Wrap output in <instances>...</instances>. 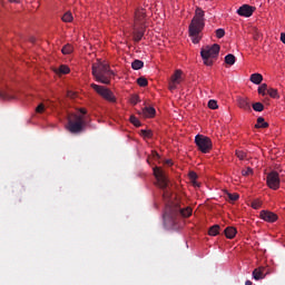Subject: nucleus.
Returning <instances> with one entry per match:
<instances>
[{
  "mask_svg": "<svg viewBox=\"0 0 285 285\" xmlns=\"http://www.w3.org/2000/svg\"><path fill=\"white\" fill-rule=\"evenodd\" d=\"M179 215L181 217H190L193 215V208H181L178 205H166L164 213V223L167 228H175L177 222H179Z\"/></svg>",
  "mask_w": 285,
  "mask_h": 285,
  "instance_id": "obj_1",
  "label": "nucleus"
},
{
  "mask_svg": "<svg viewBox=\"0 0 285 285\" xmlns=\"http://www.w3.org/2000/svg\"><path fill=\"white\" fill-rule=\"evenodd\" d=\"M91 75L98 83L108 86L110 85V79L115 77V71L110 70V66L108 63L96 62L91 66Z\"/></svg>",
  "mask_w": 285,
  "mask_h": 285,
  "instance_id": "obj_2",
  "label": "nucleus"
},
{
  "mask_svg": "<svg viewBox=\"0 0 285 285\" xmlns=\"http://www.w3.org/2000/svg\"><path fill=\"white\" fill-rule=\"evenodd\" d=\"M204 17V10H202V8H197L189 24V37H193V43H197L199 41V33L204 30V26H206Z\"/></svg>",
  "mask_w": 285,
  "mask_h": 285,
  "instance_id": "obj_3",
  "label": "nucleus"
},
{
  "mask_svg": "<svg viewBox=\"0 0 285 285\" xmlns=\"http://www.w3.org/2000/svg\"><path fill=\"white\" fill-rule=\"evenodd\" d=\"M67 130L71 135H81L86 130V118L77 114H71L67 118Z\"/></svg>",
  "mask_w": 285,
  "mask_h": 285,
  "instance_id": "obj_4",
  "label": "nucleus"
},
{
  "mask_svg": "<svg viewBox=\"0 0 285 285\" xmlns=\"http://www.w3.org/2000/svg\"><path fill=\"white\" fill-rule=\"evenodd\" d=\"M153 171H154V176L156 178V184L158 186V188H161V190H164L163 193V198L164 199H168L170 197V194L168 193V175H166V171H164V169H161L160 167H153Z\"/></svg>",
  "mask_w": 285,
  "mask_h": 285,
  "instance_id": "obj_5",
  "label": "nucleus"
},
{
  "mask_svg": "<svg viewBox=\"0 0 285 285\" xmlns=\"http://www.w3.org/2000/svg\"><path fill=\"white\" fill-rule=\"evenodd\" d=\"M220 47L217 43L213 46H206L200 50V56L205 66H213L215 63V59L219 57Z\"/></svg>",
  "mask_w": 285,
  "mask_h": 285,
  "instance_id": "obj_6",
  "label": "nucleus"
},
{
  "mask_svg": "<svg viewBox=\"0 0 285 285\" xmlns=\"http://www.w3.org/2000/svg\"><path fill=\"white\" fill-rule=\"evenodd\" d=\"M195 144L198 150H200V153H204L205 155L210 153V150H213V140L208 138V136H204L199 134L196 135Z\"/></svg>",
  "mask_w": 285,
  "mask_h": 285,
  "instance_id": "obj_7",
  "label": "nucleus"
},
{
  "mask_svg": "<svg viewBox=\"0 0 285 285\" xmlns=\"http://www.w3.org/2000/svg\"><path fill=\"white\" fill-rule=\"evenodd\" d=\"M91 88L96 92H98V95L104 97V99H106L107 101H111V104H115V101H117V99L115 98V95L112 94V91H110V89H106L105 87L96 83H91Z\"/></svg>",
  "mask_w": 285,
  "mask_h": 285,
  "instance_id": "obj_8",
  "label": "nucleus"
},
{
  "mask_svg": "<svg viewBox=\"0 0 285 285\" xmlns=\"http://www.w3.org/2000/svg\"><path fill=\"white\" fill-rule=\"evenodd\" d=\"M266 184L272 190H279V184H282L279 174L277 171L268 173L266 176Z\"/></svg>",
  "mask_w": 285,
  "mask_h": 285,
  "instance_id": "obj_9",
  "label": "nucleus"
},
{
  "mask_svg": "<svg viewBox=\"0 0 285 285\" xmlns=\"http://www.w3.org/2000/svg\"><path fill=\"white\" fill-rule=\"evenodd\" d=\"M181 75H184L181 69H177L174 72V75L171 76V78L169 80V86H168L170 92H173V90H177V86H179V83H181V81H184V78L181 77Z\"/></svg>",
  "mask_w": 285,
  "mask_h": 285,
  "instance_id": "obj_10",
  "label": "nucleus"
},
{
  "mask_svg": "<svg viewBox=\"0 0 285 285\" xmlns=\"http://www.w3.org/2000/svg\"><path fill=\"white\" fill-rule=\"evenodd\" d=\"M256 8L252 7L250 4H243L238 10L237 14L239 17H253V12H255Z\"/></svg>",
  "mask_w": 285,
  "mask_h": 285,
  "instance_id": "obj_11",
  "label": "nucleus"
},
{
  "mask_svg": "<svg viewBox=\"0 0 285 285\" xmlns=\"http://www.w3.org/2000/svg\"><path fill=\"white\" fill-rule=\"evenodd\" d=\"M261 219H264V222H269L271 224H273V222H277V214L268 210H262Z\"/></svg>",
  "mask_w": 285,
  "mask_h": 285,
  "instance_id": "obj_12",
  "label": "nucleus"
},
{
  "mask_svg": "<svg viewBox=\"0 0 285 285\" xmlns=\"http://www.w3.org/2000/svg\"><path fill=\"white\" fill-rule=\"evenodd\" d=\"M145 31H146V27L144 26H140V28H137V26L135 27L132 35H134V41H136V43H139V41L144 39Z\"/></svg>",
  "mask_w": 285,
  "mask_h": 285,
  "instance_id": "obj_13",
  "label": "nucleus"
},
{
  "mask_svg": "<svg viewBox=\"0 0 285 285\" xmlns=\"http://www.w3.org/2000/svg\"><path fill=\"white\" fill-rule=\"evenodd\" d=\"M144 19H146V11L138 9L135 13V26H144Z\"/></svg>",
  "mask_w": 285,
  "mask_h": 285,
  "instance_id": "obj_14",
  "label": "nucleus"
},
{
  "mask_svg": "<svg viewBox=\"0 0 285 285\" xmlns=\"http://www.w3.org/2000/svg\"><path fill=\"white\" fill-rule=\"evenodd\" d=\"M0 99H3L4 101H12V99H17V96H14V91H12V89H7L0 91Z\"/></svg>",
  "mask_w": 285,
  "mask_h": 285,
  "instance_id": "obj_15",
  "label": "nucleus"
},
{
  "mask_svg": "<svg viewBox=\"0 0 285 285\" xmlns=\"http://www.w3.org/2000/svg\"><path fill=\"white\" fill-rule=\"evenodd\" d=\"M156 114L157 110H155V107H145L142 108V112H139L140 117H145L146 119H153Z\"/></svg>",
  "mask_w": 285,
  "mask_h": 285,
  "instance_id": "obj_16",
  "label": "nucleus"
},
{
  "mask_svg": "<svg viewBox=\"0 0 285 285\" xmlns=\"http://www.w3.org/2000/svg\"><path fill=\"white\" fill-rule=\"evenodd\" d=\"M238 108H242L243 110H250V101L248 98L238 97L237 98Z\"/></svg>",
  "mask_w": 285,
  "mask_h": 285,
  "instance_id": "obj_17",
  "label": "nucleus"
},
{
  "mask_svg": "<svg viewBox=\"0 0 285 285\" xmlns=\"http://www.w3.org/2000/svg\"><path fill=\"white\" fill-rule=\"evenodd\" d=\"M265 272H266L265 267H259V268L254 269V272H253L254 279H256V281L264 279V277H266Z\"/></svg>",
  "mask_w": 285,
  "mask_h": 285,
  "instance_id": "obj_18",
  "label": "nucleus"
},
{
  "mask_svg": "<svg viewBox=\"0 0 285 285\" xmlns=\"http://www.w3.org/2000/svg\"><path fill=\"white\" fill-rule=\"evenodd\" d=\"M224 234L227 239H234L235 235H237V229L235 227H227L225 228Z\"/></svg>",
  "mask_w": 285,
  "mask_h": 285,
  "instance_id": "obj_19",
  "label": "nucleus"
},
{
  "mask_svg": "<svg viewBox=\"0 0 285 285\" xmlns=\"http://www.w3.org/2000/svg\"><path fill=\"white\" fill-rule=\"evenodd\" d=\"M250 81H252V83L259 86V83H262V81H264V76H262L261 73H253L250 76Z\"/></svg>",
  "mask_w": 285,
  "mask_h": 285,
  "instance_id": "obj_20",
  "label": "nucleus"
},
{
  "mask_svg": "<svg viewBox=\"0 0 285 285\" xmlns=\"http://www.w3.org/2000/svg\"><path fill=\"white\" fill-rule=\"evenodd\" d=\"M237 61V58H235V55L229 53L225 57V63H227V66H235V62Z\"/></svg>",
  "mask_w": 285,
  "mask_h": 285,
  "instance_id": "obj_21",
  "label": "nucleus"
},
{
  "mask_svg": "<svg viewBox=\"0 0 285 285\" xmlns=\"http://www.w3.org/2000/svg\"><path fill=\"white\" fill-rule=\"evenodd\" d=\"M226 199L229 202V204H234V202H237V199H239V194L237 193H226Z\"/></svg>",
  "mask_w": 285,
  "mask_h": 285,
  "instance_id": "obj_22",
  "label": "nucleus"
},
{
  "mask_svg": "<svg viewBox=\"0 0 285 285\" xmlns=\"http://www.w3.org/2000/svg\"><path fill=\"white\" fill-rule=\"evenodd\" d=\"M57 75H68L70 72V67L66 65H61L58 69H56Z\"/></svg>",
  "mask_w": 285,
  "mask_h": 285,
  "instance_id": "obj_23",
  "label": "nucleus"
},
{
  "mask_svg": "<svg viewBox=\"0 0 285 285\" xmlns=\"http://www.w3.org/2000/svg\"><path fill=\"white\" fill-rule=\"evenodd\" d=\"M131 68L132 70H141V68H144V61L139 59L134 60L131 63Z\"/></svg>",
  "mask_w": 285,
  "mask_h": 285,
  "instance_id": "obj_24",
  "label": "nucleus"
},
{
  "mask_svg": "<svg viewBox=\"0 0 285 285\" xmlns=\"http://www.w3.org/2000/svg\"><path fill=\"white\" fill-rule=\"evenodd\" d=\"M255 128H268V122H265L264 117H258Z\"/></svg>",
  "mask_w": 285,
  "mask_h": 285,
  "instance_id": "obj_25",
  "label": "nucleus"
},
{
  "mask_svg": "<svg viewBox=\"0 0 285 285\" xmlns=\"http://www.w3.org/2000/svg\"><path fill=\"white\" fill-rule=\"evenodd\" d=\"M219 225H214L209 228L208 235H210L212 237H216V235H219Z\"/></svg>",
  "mask_w": 285,
  "mask_h": 285,
  "instance_id": "obj_26",
  "label": "nucleus"
},
{
  "mask_svg": "<svg viewBox=\"0 0 285 285\" xmlns=\"http://www.w3.org/2000/svg\"><path fill=\"white\" fill-rule=\"evenodd\" d=\"M267 95H269V97H272V99H279V92L277 91V89L269 88L267 90Z\"/></svg>",
  "mask_w": 285,
  "mask_h": 285,
  "instance_id": "obj_27",
  "label": "nucleus"
},
{
  "mask_svg": "<svg viewBox=\"0 0 285 285\" xmlns=\"http://www.w3.org/2000/svg\"><path fill=\"white\" fill-rule=\"evenodd\" d=\"M75 48L71 47V45H66L62 47L61 52L62 55H72V51Z\"/></svg>",
  "mask_w": 285,
  "mask_h": 285,
  "instance_id": "obj_28",
  "label": "nucleus"
},
{
  "mask_svg": "<svg viewBox=\"0 0 285 285\" xmlns=\"http://www.w3.org/2000/svg\"><path fill=\"white\" fill-rule=\"evenodd\" d=\"M253 110H255V112H262L264 111V104L262 102H255L252 105Z\"/></svg>",
  "mask_w": 285,
  "mask_h": 285,
  "instance_id": "obj_29",
  "label": "nucleus"
},
{
  "mask_svg": "<svg viewBox=\"0 0 285 285\" xmlns=\"http://www.w3.org/2000/svg\"><path fill=\"white\" fill-rule=\"evenodd\" d=\"M129 121H130V124L136 126V128H139L141 126V121H139V118H137L135 116H130Z\"/></svg>",
  "mask_w": 285,
  "mask_h": 285,
  "instance_id": "obj_30",
  "label": "nucleus"
},
{
  "mask_svg": "<svg viewBox=\"0 0 285 285\" xmlns=\"http://www.w3.org/2000/svg\"><path fill=\"white\" fill-rule=\"evenodd\" d=\"M137 83L141 88H146V86H148V79H146L145 77H140L137 79Z\"/></svg>",
  "mask_w": 285,
  "mask_h": 285,
  "instance_id": "obj_31",
  "label": "nucleus"
},
{
  "mask_svg": "<svg viewBox=\"0 0 285 285\" xmlns=\"http://www.w3.org/2000/svg\"><path fill=\"white\" fill-rule=\"evenodd\" d=\"M268 92V85L263 83L258 87V95H266Z\"/></svg>",
  "mask_w": 285,
  "mask_h": 285,
  "instance_id": "obj_32",
  "label": "nucleus"
},
{
  "mask_svg": "<svg viewBox=\"0 0 285 285\" xmlns=\"http://www.w3.org/2000/svg\"><path fill=\"white\" fill-rule=\"evenodd\" d=\"M62 21H65V23H70V21H72V13L71 12H66L62 16Z\"/></svg>",
  "mask_w": 285,
  "mask_h": 285,
  "instance_id": "obj_33",
  "label": "nucleus"
},
{
  "mask_svg": "<svg viewBox=\"0 0 285 285\" xmlns=\"http://www.w3.org/2000/svg\"><path fill=\"white\" fill-rule=\"evenodd\" d=\"M236 156L238 157V159H240V161H244V159H246L247 157V154L243 150H236Z\"/></svg>",
  "mask_w": 285,
  "mask_h": 285,
  "instance_id": "obj_34",
  "label": "nucleus"
},
{
  "mask_svg": "<svg viewBox=\"0 0 285 285\" xmlns=\"http://www.w3.org/2000/svg\"><path fill=\"white\" fill-rule=\"evenodd\" d=\"M139 101H141V100L139 99L138 95H132L130 97V104H132V106H137V104H139Z\"/></svg>",
  "mask_w": 285,
  "mask_h": 285,
  "instance_id": "obj_35",
  "label": "nucleus"
},
{
  "mask_svg": "<svg viewBox=\"0 0 285 285\" xmlns=\"http://www.w3.org/2000/svg\"><path fill=\"white\" fill-rule=\"evenodd\" d=\"M208 108H210V110H217L218 106H217V101L216 100H209L208 101Z\"/></svg>",
  "mask_w": 285,
  "mask_h": 285,
  "instance_id": "obj_36",
  "label": "nucleus"
},
{
  "mask_svg": "<svg viewBox=\"0 0 285 285\" xmlns=\"http://www.w3.org/2000/svg\"><path fill=\"white\" fill-rule=\"evenodd\" d=\"M226 35V31L224 29H217L216 30V37L217 39H223V37Z\"/></svg>",
  "mask_w": 285,
  "mask_h": 285,
  "instance_id": "obj_37",
  "label": "nucleus"
},
{
  "mask_svg": "<svg viewBox=\"0 0 285 285\" xmlns=\"http://www.w3.org/2000/svg\"><path fill=\"white\" fill-rule=\"evenodd\" d=\"M243 177H248V175H253V169L248 167L247 169L242 170Z\"/></svg>",
  "mask_w": 285,
  "mask_h": 285,
  "instance_id": "obj_38",
  "label": "nucleus"
},
{
  "mask_svg": "<svg viewBox=\"0 0 285 285\" xmlns=\"http://www.w3.org/2000/svg\"><path fill=\"white\" fill-rule=\"evenodd\" d=\"M252 208H254L255 210H258V208H262V202L259 200H254L252 203Z\"/></svg>",
  "mask_w": 285,
  "mask_h": 285,
  "instance_id": "obj_39",
  "label": "nucleus"
},
{
  "mask_svg": "<svg viewBox=\"0 0 285 285\" xmlns=\"http://www.w3.org/2000/svg\"><path fill=\"white\" fill-rule=\"evenodd\" d=\"M189 179L193 181V184L195 185L197 181V174L195 171H190L189 173Z\"/></svg>",
  "mask_w": 285,
  "mask_h": 285,
  "instance_id": "obj_40",
  "label": "nucleus"
},
{
  "mask_svg": "<svg viewBox=\"0 0 285 285\" xmlns=\"http://www.w3.org/2000/svg\"><path fill=\"white\" fill-rule=\"evenodd\" d=\"M140 132H141L142 137H153V131H150V130L141 129Z\"/></svg>",
  "mask_w": 285,
  "mask_h": 285,
  "instance_id": "obj_41",
  "label": "nucleus"
},
{
  "mask_svg": "<svg viewBox=\"0 0 285 285\" xmlns=\"http://www.w3.org/2000/svg\"><path fill=\"white\" fill-rule=\"evenodd\" d=\"M46 110V106L43 104L38 105V107L36 108V112H43Z\"/></svg>",
  "mask_w": 285,
  "mask_h": 285,
  "instance_id": "obj_42",
  "label": "nucleus"
},
{
  "mask_svg": "<svg viewBox=\"0 0 285 285\" xmlns=\"http://www.w3.org/2000/svg\"><path fill=\"white\" fill-rule=\"evenodd\" d=\"M153 159H159V154L157 151H153Z\"/></svg>",
  "mask_w": 285,
  "mask_h": 285,
  "instance_id": "obj_43",
  "label": "nucleus"
},
{
  "mask_svg": "<svg viewBox=\"0 0 285 285\" xmlns=\"http://www.w3.org/2000/svg\"><path fill=\"white\" fill-rule=\"evenodd\" d=\"M79 112H80L81 115H88V110H86L85 108H80V109H79Z\"/></svg>",
  "mask_w": 285,
  "mask_h": 285,
  "instance_id": "obj_44",
  "label": "nucleus"
},
{
  "mask_svg": "<svg viewBox=\"0 0 285 285\" xmlns=\"http://www.w3.org/2000/svg\"><path fill=\"white\" fill-rule=\"evenodd\" d=\"M281 41L282 43H285V32L281 33Z\"/></svg>",
  "mask_w": 285,
  "mask_h": 285,
  "instance_id": "obj_45",
  "label": "nucleus"
},
{
  "mask_svg": "<svg viewBox=\"0 0 285 285\" xmlns=\"http://www.w3.org/2000/svg\"><path fill=\"white\" fill-rule=\"evenodd\" d=\"M10 3H19L20 0H9Z\"/></svg>",
  "mask_w": 285,
  "mask_h": 285,
  "instance_id": "obj_46",
  "label": "nucleus"
},
{
  "mask_svg": "<svg viewBox=\"0 0 285 285\" xmlns=\"http://www.w3.org/2000/svg\"><path fill=\"white\" fill-rule=\"evenodd\" d=\"M245 285H253V282L246 281V282H245Z\"/></svg>",
  "mask_w": 285,
  "mask_h": 285,
  "instance_id": "obj_47",
  "label": "nucleus"
},
{
  "mask_svg": "<svg viewBox=\"0 0 285 285\" xmlns=\"http://www.w3.org/2000/svg\"><path fill=\"white\" fill-rule=\"evenodd\" d=\"M68 95H69V97H72V92H69Z\"/></svg>",
  "mask_w": 285,
  "mask_h": 285,
  "instance_id": "obj_48",
  "label": "nucleus"
},
{
  "mask_svg": "<svg viewBox=\"0 0 285 285\" xmlns=\"http://www.w3.org/2000/svg\"><path fill=\"white\" fill-rule=\"evenodd\" d=\"M148 164H150V159H147Z\"/></svg>",
  "mask_w": 285,
  "mask_h": 285,
  "instance_id": "obj_49",
  "label": "nucleus"
},
{
  "mask_svg": "<svg viewBox=\"0 0 285 285\" xmlns=\"http://www.w3.org/2000/svg\"><path fill=\"white\" fill-rule=\"evenodd\" d=\"M167 164H170V160H167Z\"/></svg>",
  "mask_w": 285,
  "mask_h": 285,
  "instance_id": "obj_50",
  "label": "nucleus"
}]
</instances>
